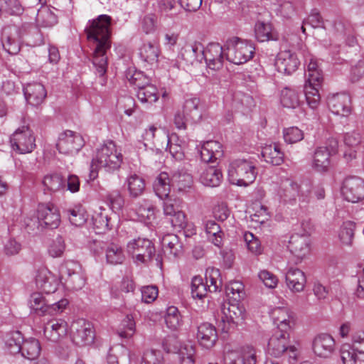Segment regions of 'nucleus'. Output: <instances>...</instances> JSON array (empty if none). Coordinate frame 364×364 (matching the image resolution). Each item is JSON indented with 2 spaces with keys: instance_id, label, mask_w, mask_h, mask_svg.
Returning <instances> with one entry per match:
<instances>
[{
  "instance_id": "obj_43",
  "label": "nucleus",
  "mask_w": 364,
  "mask_h": 364,
  "mask_svg": "<svg viewBox=\"0 0 364 364\" xmlns=\"http://www.w3.org/2000/svg\"><path fill=\"white\" fill-rule=\"evenodd\" d=\"M206 285L209 292H216L222 287V279L218 269L209 267L205 272Z\"/></svg>"
},
{
  "instance_id": "obj_52",
  "label": "nucleus",
  "mask_w": 364,
  "mask_h": 364,
  "mask_svg": "<svg viewBox=\"0 0 364 364\" xmlns=\"http://www.w3.org/2000/svg\"><path fill=\"white\" fill-rule=\"evenodd\" d=\"M318 86L304 85V93L308 105L311 109H316L320 104V95L318 90Z\"/></svg>"
},
{
  "instance_id": "obj_1",
  "label": "nucleus",
  "mask_w": 364,
  "mask_h": 364,
  "mask_svg": "<svg viewBox=\"0 0 364 364\" xmlns=\"http://www.w3.org/2000/svg\"><path fill=\"white\" fill-rule=\"evenodd\" d=\"M110 25L111 17L100 15L90 21L85 29L87 39L93 49L92 63L100 76L107 68V52L111 48Z\"/></svg>"
},
{
  "instance_id": "obj_17",
  "label": "nucleus",
  "mask_w": 364,
  "mask_h": 364,
  "mask_svg": "<svg viewBox=\"0 0 364 364\" xmlns=\"http://www.w3.org/2000/svg\"><path fill=\"white\" fill-rule=\"evenodd\" d=\"M274 65L279 73L291 75L297 70L299 60L294 53L285 50L277 54Z\"/></svg>"
},
{
  "instance_id": "obj_32",
  "label": "nucleus",
  "mask_w": 364,
  "mask_h": 364,
  "mask_svg": "<svg viewBox=\"0 0 364 364\" xmlns=\"http://www.w3.org/2000/svg\"><path fill=\"white\" fill-rule=\"evenodd\" d=\"M226 364H256L257 353L254 347L245 346L241 348L240 354L236 360L225 358Z\"/></svg>"
},
{
  "instance_id": "obj_59",
  "label": "nucleus",
  "mask_w": 364,
  "mask_h": 364,
  "mask_svg": "<svg viewBox=\"0 0 364 364\" xmlns=\"http://www.w3.org/2000/svg\"><path fill=\"white\" fill-rule=\"evenodd\" d=\"M208 291L206 283L203 282L200 277H194L192 279L191 292L193 297L201 299L206 295Z\"/></svg>"
},
{
  "instance_id": "obj_54",
  "label": "nucleus",
  "mask_w": 364,
  "mask_h": 364,
  "mask_svg": "<svg viewBox=\"0 0 364 364\" xmlns=\"http://www.w3.org/2000/svg\"><path fill=\"white\" fill-rule=\"evenodd\" d=\"M226 293L235 301H240L245 296V287L240 281H232L226 286Z\"/></svg>"
},
{
  "instance_id": "obj_3",
  "label": "nucleus",
  "mask_w": 364,
  "mask_h": 364,
  "mask_svg": "<svg viewBox=\"0 0 364 364\" xmlns=\"http://www.w3.org/2000/svg\"><path fill=\"white\" fill-rule=\"evenodd\" d=\"M257 174L255 162L251 159H235L230 162L228 170L230 182L240 186H247L252 183Z\"/></svg>"
},
{
  "instance_id": "obj_44",
  "label": "nucleus",
  "mask_w": 364,
  "mask_h": 364,
  "mask_svg": "<svg viewBox=\"0 0 364 364\" xmlns=\"http://www.w3.org/2000/svg\"><path fill=\"white\" fill-rule=\"evenodd\" d=\"M159 55V48L151 43L144 44L139 50L141 59L151 65L158 62Z\"/></svg>"
},
{
  "instance_id": "obj_49",
  "label": "nucleus",
  "mask_w": 364,
  "mask_h": 364,
  "mask_svg": "<svg viewBox=\"0 0 364 364\" xmlns=\"http://www.w3.org/2000/svg\"><path fill=\"white\" fill-rule=\"evenodd\" d=\"M23 337L19 331L9 334L5 339V344L9 353L15 355L21 350Z\"/></svg>"
},
{
  "instance_id": "obj_36",
  "label": "nucleus",
  "mask_w": 364,
  "mask_h": 364,
  "mask_svg": "<svg viewBox=\"0 0 364 364\" xmlns=\"http://www.w3.org/2000/svg\"><path fill=\"white\" fill-rule=\"evenodd\" d=\"M172 186L178 192H188L193 186V178L188 173H174L171 177Z\"/></svg>"
},
{
  "instance_id": "obj_13",
  "label": "nucleus",
  "mask_w": 364,
  "mask_h": 364,
  "mask_svg": "<svg viewBox=\"0 0 364 364\" xmlns=\"http://www.w3.org/2000/svg\"><path fill=\"white\" fill-rule=\"evenodd\" d=\"M344 198L351 203H358L364 198V181L358 177L346 178L341 189Z\"/></svg>"
},
{
  "instance_id": "obj_20",
  "label": "nucleus",
  "mask_w": 364,
  "mask_h": 364,
  "mask_svg": "<svg viewBox=\"0 0 364 364\" xmlns=\"http://www.w3.org/2000/svg\"><path fill=\"white\" fill-rule=\"evenodd\" d=\"M313 350L318 357L328 358L335 350V341L329 334H319L314 340Z\"/></svg>"
},
{
  "instance_id": "obj_8",
  "label": "nucleus",
  "mask_w": 364,
  "mask_h": 364,
  "mask_svg": "<svg viewBox=\"0 0 364 364\" xmlns=\"http://www.w3.org/2000/svg\"><path fill=\"white\" fill-rule=\"evenodd\" d=\"M11 146L18 154L31 153L36 148V138L28 126L17 129L10 137Z\"/></svg>"
},
{
  "instance_id": "obj_40",
  "label": "nucleus",
  "mask_w": 364,
  "mask_h": 364,
  "mask_svg": "<svg viewBox=\"0 0 364 364\" xmlns=\"http://www.w3.org/2000/svg\"><path fill=\"white\" fill-rule=\"evenodd\" d=\"M355 223L352 221L343 223L338 230V238L343 245L351 246L354 239Z\"/></svg>"
},
{
  "instance_id": "obj_42",
  "label": "nucleus",
  "mask_w": 364,
  "mask_h": 364,
  "mask_svg": "<svg viewBox=\"0 0 364 364\" xmlns=\"http://www.w3.org/2000/svg\"><path fill=\"white\" fill-rule=\"evenodd\" d=\"M205 232L209 240L215 246L220 247L223 245L224 233L218 224L213 220H208L205 225Z\"/></svg>"
},
{
  "instance_id": "obj_33",
  "label": "nucleus",
  "mask_w": 364,
  "mask_h": 364,
  "mask_svg": "<svg viewBox=\"0 0 364 364\" xmlns=\"http://www.w3.org/2000/svg\"><path fill=\"white\" fill-rule=\"evenodd\" d=\"M106 261L112 265L121 264L125 260V254L122 247L117 243H109L105 249Z\"/></svg>"
},
{
  "instance_id": "obj_10",
  "label": "nucleus",
  "mask_w": 364,
  "mask_h": 364,
  "mask_svg": "<svg viewBox=\"0 0 364 364\" xmlns=\"http://www.w3.org/2000/svg\"><path fill=\"white\" fill-rule=\"evenodd\" d=\"M127 251L132 255L136 263H146L151 259L155 247L151 240L139 237L127 244Z\"/></svg>"
},
{
  "instance_id": "obj_15",
  "label": "nucleus",
  "mask_w": 364,
  "mask_h": 364,
  "mask_svg": "<svg viewBox=\"0 0 364 364\" xmlns=\"http://www.w3.org/2000/svg\"><path fill=\"white\" fill-rule=\"evenodd\" d=\"M330 110L336 115L348 117L352 111L350 96L346 93H336L328 97Z\"/></svg>"
},
{
  "instance_id": "obj_60",
  "label": "nucleus",
  "mask_w": 364,
  "mask_h": 364,
  "mask_svg": "<svg viewBox=\"0 0 364 364\" xmlns=\"http://www.w3.org/2000/svg\"><path fill=\"white\" fill-rule=\"evenodd\" d=\"M247 249L253 254L259 255L262 252L261 243L257 237L250 232H245L243 235Z\"/></svg>"
},
{
  "instance_id": "obj_64",
  "label": "nucleus",
  "mask_w": 364,
  "mask_h": 364,
  "mask_svg": "<svg viewBox=\"0 0 364 364\" xmlns=\"http://www.w3.org/2000/svg\"><path fill=\"white\" fill-rule=\"evenodd\" d=\"M107 199L113 210H120L124 205V198L118 190L112 191L107 196Z\"/></svg>"
},
{
  "instance_id": "obj_26",
  "label": "nucleus",
  "mask_w": 364,
  "mask_h": 364,
  "mask_svg": "<svg viewBox=\"0 0 364 364\" xmlns=\"http://www.w3.org/2000/svg\"><path fill=\"white\" fill-rule=\"evenodd\" d=\"M161 245L165 256L169 259H176L182 254V245L176 235L168 234L164 236Z\"/></svg>"
},
{
  "instance_id": "obj_41",
  "label": "nucleus",
  "mask_w": 364,
  "mask_h": 364,
  "mask_svg": "<svg viewBox=\"0 0 364 364\" xmlns=\"http://www.w3.org/2000/svg\"><path fill=\"white\" fill-rule=\"evenodd\" d=\"M30 309L39 316L48 314V304H46L43 296L38 292H34L31 294L28 301Z\"/></svg>"
},
{
  "instance_id": "obj_46",
  "label": "nucleus",
  "mask_w": 364,
  "mask_h": 364,
  "mask_svg": "<svg viewBox=\"0 0 364 364\" xmlns=\"http://www.w3.org/2000/svg\"><path fill=\"white\" fill-rule=\"evenodd\" d=\"M144 140L149 143L157 144L167 139V132L164 129L151 125L146 129L143 134Z\"/></svg>"
},
{
  "instance_id": "obj_6",
  "label": "nucleus",
  "mask_w": 364,
  "mask_h": 364,
  "mask_svg": "<svg viewBox=\"0 0 364 364\" xmlns=\"http://www.w3.org/2000/svg\"><path fill=\"white\" fill-rule=\"evenodd\" d=\"M311 188V183L309 181L299 184L295 181L287 180L283 183L279 194L285 201L289 203L295 202L297 198L301 203H309Z\"/></svg>"
},
{
  "instance_id": "obj_51",
  "label": "nucleus",
  "mask_w": 364,
  "mask_h": 364,
  "mask_svg": "<svg viewBox=\"0 0 364 364\" xmlns=\"http://www.w3.org/2000/svg\"><path fill=\"white\" fill-rule=\"evenodd\" d=\"M281 103L285 107L296 108L299 105L298 93L294 90L284 88L281 92Z\"/></svg>"
},
{
  "instance_id": "obj_50",
  "label": "nucleus",
  "mask_w": 364,
  "mask_h": 364,
  "mask_svg": "<svg viewBox=\"0 0 364 364\" xmlns=\"http://www.w3.org/2000/svg\"><path fill=\"white\" fill-rule=\"evenodd\" d=\"M156 208L150 202L145 200L137 208L139 217L146 223H151L156 219Z\"/></svg>"
},
{
  "instance_id": "obj_56",
  "label": "nucleus",
  "mask_w": 364,
  "mask_h": 364,
  "mask_svg": "<svg viewBox=\"0 0 364 364\" xmlns=\"http://www.w3.org/2000/svg\"><path fill=\"white\" fill-rule=\"evenodd\" d=\"M284 141L288 144H294L304 139V132L297 127H291L283 130Z\"/></svg>"
},
{
  "instance_id": "obj_58",
  "label": "nucleus",
  "mask_w": 364,
  "mask_h": 364,
  "mask_svg": "<svg viewBox=\"0 0 364 364\" xmlns=\"http://www.w3.org/2000/svg\"><path fill=\"white\" fill-rule=\"evenodd\" d=\"M254 211L250 215L251 220L257 224H263L270 218L267 207L261 204H255Z\"/></svg>"
},
{
  "instance_id": "obj_57",
  "label": "nucleus",
  "mask_w": 364,
  "mask_h": 364,
  "mask_svg": "<svg viewBox=\"0 0 364 364\" xmlns=\"http://www.w3.org/2000/svg\"><path fill=\"white\" fill-rule=\"evenodd\" d=\"M70 222L75 226H80L86 221L85 211L81 207H75L67 210Z\"/></svg>"
},
{
  "instance_id": "obj_14",
  "label": "nucleus",
  "mask_w": 364,
  "mask_h": 364,
  "mask_svg": "<svg viewBox=\"0 0 364 364\" xmlns=\"http://www.w3.org/2000/svg\"><path fill=\"white\" fill-rule=\"evenodd\" d=\"M36 287L46 294L54 293L59 284L60 278L46 267L39 268L36 274Z\"/></svg>"
},
{
  "instance_id": "obj_63",
  "label": "nucleus",
  "mask_w": 364,
  "mask_h": 364,
  "mask_svg": "<svg viewBox=\"0 0 364 364\" xmlns=\"http://www.w3.org/2000/svg\"><path fill=\"white\" fill-rule=\"evenodd\" d=\"M65 250V243L62 237L58 236L55 240H53L50 245L48 252L53 257H61Z\"/></svg>"
},
{
  "instance_id": "obj_53",
  "label": "nucleus",
  "mask_w": 364,
  "mask_h": 364,
  "mask_svg": "<svg viewBox=\"0 0 364 364\" xmlns=\"http://www.w3.org/2000/svg\"><path fill=\"white\" fill-rule=\"evenodd\" d=\"M165 321L168 328L172 330L177 329L181 325V316L175 306H169L166 310Z\"/></svg>"
},
{
  "instance_id": "obj_28",
  "label": "nucleus",
  "mask_w": 364,
  "mask_h": 364,
  "mask_svg": "<svg viewBox=\"0 0 364 364\" xmlns=\"http://www.w3.org/2000/svg\"><path fill=\"white\" fill-rule=\"evenodd\" d=\"M223 179V173L218 168L215 166L206 165L200 175V182L205 186L217 187Z\"/></svg>"
},
{
  "instance_id": "obj_21",
  "label": "nucleus",
  "mask_w": 364,
  "mask_h": 364,
  "mask_svg": "<svg viewBox=\"0 0 364 364\" xmlns=\"http://www.w3.org/2000/svg\"><path fill=\"white\" fill-rule=\"evenodd\" d=\"M287 287L292 292H301L306 284V277L304 272L296 268L290 267L285 276Z\"/></svg>"
},
{
  "instance_id": "obj_61",
  "label": "nucleus",
  "mask_w": 364,
  "mask_h": 364,
  "mask_svg": "<svg viewBox=\"0 0 364 364\" xmlns=\"http://www.w3.org/2000/svg\"><path fill=\"white\" fill-rule=\"evenodd\" d=\"M123 330L118 333L122 338H129L133 336L135 333V322L132 315H127L123 321Z\"/></svg>"
},
{
  "instance_id": "obj_11",
  "label": "nucleus",
  "mask_w": 364,
  "mask_h": 364,
  "mask_svg": "<svg viewBox=\"0 0 364 364\" xmlns=\"http://www.w3.org/2000/svg\"><path fill=\"white\" fill-rule=\"evenodd\" d=\"M37 219L38 228H56L60 223V215L58 209L51 203L39 204L37 208Z\"/></svg>"
},
{
  "instance_id": "obj_55",
  "label": "nucleus",
  "mask_w": 364,
  "mask_h": 364,
  "mask_svg": "<svg viewBox=\"0 0 364 364\" xmlns=\"http://www.w3.org/2000/svg\"><path fill=\"white\" fill-rule=\"evenodd\" d=\"M330 31L335 37L344 38L346 35L351 33V26L343 20L337 18L333 22Z\"/></svg>"
},
{
  "instance_id": "obj_19",
  "label": "nucleus",
  "mask_w": 364,
  "mask_h": 364,
  "mask_svg": "<svg viewBox=\"0 0 364 364\" xmlns=\"http://www.w3.org/2000/svg\"><path fill=\"white\" fill-rule=\"evenodd\" d=\"M203 56L210 69L217 70L223 65V50L219 43H209L203 52Z\"/></svg>"
},
{
  "instance_id": "obj_31",
  "label": "nucleus",
  "mask_w": 364,
  "mask_h": 364,
  "mask_svg": "<svg viewBox=\"0 0 364 364\" xmlns=\"http://www.w3.org/2000/svg\"><path fill=\"white\" fill-rule=\"evenodd\" d=\"M262 156L264 160L274 166H279L284 161V153L276 144L266 145L262 148Z\"/></svg>"
},
{
  "instance_id": "obj_62",
  "label": "nucleus",
  "mask_w": 364,
  "mask_h": 364,
  "mask_svg": "<svg viewBox=\"0 0 364 364\" xmlns=\"http://www.w3.org/2000/svg\"><path fill=\"white\" fill-rule=\"evenodd\" d=\"M355 348H352L349 345H343L341 349V358L343 364H355L357 355L355 353Z\"/></svg>"
},
{
  "instance_id": "obj_7",
  "label": "nucleus",
  "mask_w": 364,
  "mask_h": 364,
  "mask_svg": "<svg viewBox=\"0 0 364 364\" xmlns=\"http://www.w3.org/2000/svg\"><path fill=\"white\" fill-rule=\"evenodd\" d=\"M221 311L222 331L224 332H230L245 320V309L238 303H224Z\"/></svg>"
},
{
  "instance_id": "obj_18",
  "label": "nucleus",
  "mask_w": 364,
  "mask_h": 364,
  "mask_svg": "<svg viewBox=\"0 0 364 364\" xmlns=\"http://www.w3.org/2000/svg\"><path fill=\"white\" fill-rule=\"evenodd\" d=\"M164 200V214L170 217L169 220L172 226L178 228H186L187 223L186 215L175 205V200L168 197Z\"/></svg>"
},
{
  "instance_id": "obj_4",
  "label": "nucleus",
  "mask_w": 364,
  "mask_h": 364,
  "mask_svg": "<svg viewBox=\"0 0 364 364\" xmlns=\"http://www.w3.org/2000/svg\"><path fill=\"white\" fill-rule=\"evenodd\" d=\"M226 58L230 62L240 65L253 58L255 53L254 45L238 37H232L226 42Z\"/></svg>"
},
{
  "instance_id": "obj_9",
  "label": "nucleus",
  "mask_w": 364,
  "mask_h": 364,
  "mask_svg": "<svg viewBox=\"0 0 364 364\" xmlns=\"http://www.w3.org/2000/svg\"><path fill=\"white\" fill-rule=\"evenodd\" d=\"M85 146L83 137L77 132L65 130L58 138L56 148L60 154L67 156L77 154Z\"/></svg>"
},
{
  "instance_id": "obj_27",
  "label": "nucleus",
  "mask_w": 364,
  "mask_h": 364,
  "mask_svg": "<svg viewBox=\"0 0 364 364\" xmlns=\"http://www.w3.org/2000/svg\"><path fill=\"white\" fill-rule=\"evenodd\" d=\"M201 159L205 162H213L223 156V147L220 143L216 141L205 142L200 150Z\"/></svg>"
},
{
  "instance_id": "obj_38",
  "label": "nucleus",
  "mask_w": 364,
  "mask_h": 364,
  "mask_svg": "<svg viewBox=\"0 0 364 364\" xmlns=\"http://www.w3.org/2000/svg\"><path fill=\"white\" fill-rule=\"evenodd\" d=\"M137 97L142 103H153L159 99L156 87L152 84H144L137 90Z\"/></svg>"
},
{
  "instance_id": "obj_29",
  "label": "nucleus",
  "mask_w": 364,
  "mask_h": 364,
  "mask_svg": "<svg viewBox=\"0 0 364 364\" xmlns=\"http://www.w3.org/2000/svg\"><path fill=\"white\" fill-rule=\"evenodd\" d=\"M272 317L280 331H288L294 323L293 316L287 308L274 309Z\"/></svg>"
},
{
  "instance_id": "obj_24",
  "label": "nucleus",
  "mask_w": 364,
  "mask_h": 364,
  "mask_svg": "<svg viewBox=\"0 0 364 364\" xmlns=\"http://www.w3.org/2000/svg\"><path fill=\"white\" fill-rule=\"evenodd\" d=\"M68 325L64 320L53 319L44 327V335L52 342H57L67 333Z\"/></svg>"
},
{
  "instance_id": "obj_30",
  "label": "nucleus",
  "mask_w": 364,
  "mask_h": 364,
  "mask_svg": "<svg viewBox=\"0 0 364 364\" xmlns=\"http://www.w3.org/2000/svg\"><path fill=\"white\" fill-rule=\"evenodd\" d=\"M171 186V178L166 172L160 173L154 183L156 195L161 199H166L169 196Z\"/></svg>"
},
{
  "instance_id": "obj_48",
  "label": "nucleus",
  "mask_w": 364,
  "mask_h": 364,
  "mask_svg": "<svg viewBox=\"0 0 364 364\" xmlns=\"http://www.w3.org/2000/svg\"><path fill=\"white\" fill-rule=\"evenodd\" d=\"M200 100L197 97H191L185 101L183 112L193 122H197L201 118L200 110Z\"/></svg>"
},
{
  "instance_id": "obj_34",
  "label": "nucleus",
  "mask_w": 364,
  "mask_h": 364,
  "mask_svg": "<svg viewBox=\"0 0 364 364\" xmlns=\"http://www.w3.org/2000/svg\"><path fill=\"white\" fill-rule=\"evenodd\" d=\"M330 156L328 150L318 147L314 154L312 167L318 172H324L330 166Z\"/></svg>"
},
{
  "instance_id": "obj_5",
  "label": "nucleus",
  "mask_w": 364,
  "mask_h": 364,
  "mask_svg": "<svg viewBox=\"0 0 364 364\" xmlns=\"http://www.w3.org/2000/svg\"><path fill=\"white\" fill-rule=\"evenodd\" d=\"M268 351L274 357L287 353L293 360H296L299 355V348L290 344L287 331H278L272 336L268 342Z\"/></svg>"
},
{
  "instance_id": "obj_45",
  "label": "nucleus",
  "mask_w": 364,
  "mask_h": 364,
  "mask_svg": "<svg viewBox=\"0 0 364 364\" xmlns=\"http://www.w3.org/2000/svg\"><path fill=\"white\" fill-rule=\"evenodd\" d=\"M180 364H195L196 349L191 343H184L180 346L178 351Z\"/></svg>"
},
{
  "instance_id": "obj_2",
  "label": "nucleus",
  "mask_w": 364,
  "mask_h": 364,
  "mask_svg": "<svg viewBox=\"0 0 364 364\" xmlns=\"http://www.w3.org/2000/svg\"><path fill=\"white\" fill-rule=\"evenodd\" d=\"M122 154L119 151L113 141H107L97 149L96 156L92 160L90 178L94 179L97 176V167L103 168L107 171L119 168L122 162Z\"/></svg>"
},
{
  "instance_id": "obj_12",
  "label": "nucleus",
  "mask_w": 364,
  "mask_h": 364,
  "mask_svg": "<svg viewBox=\"0 0 364 364\" xmlns=\"http://www.w3.org/2000/svg\"><path fill=\"white\" fill-rule=\"evenodd\" d=\"M73 341L79 346L91 344L94 341V331L91 323L79 319L71 326Z\"/></svg>"
},
{
  "instance_id": "obj_35",
  "label": "nucleus",
  "mask_w": 364,
  "mask_h": 364,
  "mask_svg": "<svg viewBox=\"0 0 364 364\" xmlns=\"http://www.w3.org/2000/svg\"><path fill=\"white\" fill-rule=\"evenodd\" d=\"M255 32L257 39L260 42L279 39V34L272 29L269 23L257 22L255 24Z\"/></svg>"
},
{
  "instance_id": "obj_25",
  "label": "nucleus",
  "mask_w": 364,
  "mask_h": 364,
  "mask_svg": "<svg viewBox=\"0 0 364 364\" xmlns=\"http://www.w3.org/2000/svg\"><path fill=\"white\" fill-rule=\"evenodd\" d=\"M197 339L202 347L211 348L218 339L215 328L208 323H201L198 327Z\"/></svg>"
},
{
  "instance_id": "obj_23",
  "label": "nucleus",
  "mask_w": 364,
  "mask_h": 364,
  "mask_svg": "<svg viewBox=\"0 0 364 364\" xmlns=\"http://www.w3.org/2000/svg\"><path fill=\"white\" fill-rule=\"evenodd\" d=\"M23 91L26 100L33 106L41 105L47 95L44 85L40 82H35L27 84Z\"/></svg>"
},
{
  "instance_id": "obj_47",
  "label": "nucleus",
  "mask_w": 364,
  "mask_h": 364,
  "mask_svg": "<svg viewBox=\"0 0 364 364\" xmlns=\"http://www.w3.org/2000/svg\"><path fill=\"white\" fill-rule=\"evenodd\" d=\"M43 183L46 190L50 192H58L64 190L65 188V181L58 173H52L46 176Z\"/></svg>"
},
{
  "instance_id": "obj_22",
  "label": "nucleus",
  "mask_w": 364,
  "mask_h": 364,
  "mask_svg": "<svg viewBox=\"0 0 364 364\" xmlns=\"http://www.w3.org/2000/svg\"><path fill=\"white\" fill-rule=\"evenodd\" d=\"M310 242L307 235L296 233L290 237L289 248L296 257L303 258L309 253Z\"/></svg>"
},
{
  "instance_id": "obj_16",
  "label": "nucleus",
  "mask_w": 364,
  "mask_h": 364,
  "mask_svg": "<svg viewBox=\"0 0 364 364\" xmlns=\"http://www.w3.org/2000/svg\"><path fill=\"white\" fill-rule=\"evenodd\" d=\"M71 266L77 267V264H67L62 272L61 279L67 289L78 291L85 286L86 279L82 273L76 272Z\"/></svg>"
},
{
  "instance_id": "obj_39",
  "label": "nucleus",
  "mask_w": 364,
  "mask_h": 364,
  "mask_svg": "<svg viewBox=\"0 0 364 364\" xmlns=\"http://www.w3.org/2000/svg\"><path fill=\"white\" fill-rule=\"evenodd\" d=\"M41 350L39 341L36 338H30L23 342L21 353L26 358L34 360L39 356Z\"/></svg>"
},
{
  "instance_id": "obj_37",
  "label": "nucleus",
  "mask_w": 364,
  "mask_h": 364,
  "mask_svg": "<svg viewBox=\"0 0 364 364\" xmlns=\"http://www.w3.org/2000/svg\"><path fill=\"white\" fill-rule=\"evenodd\" d=\"M126 184L129 191V196L132 198H138L145 191V181L144 180L136 175L133 174L127 178Z\"/></svg>"
}]
</instances>
